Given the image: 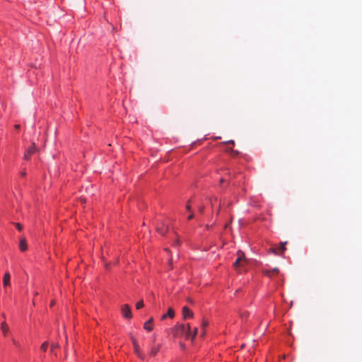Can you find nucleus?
I'll use <instances>...</instances> for the list:
<instances>
[{"instance_id": "f257e3e1", "label": "nucleus", "mask_w": 362, "mask_h": 362, "mask_svg": "<svg viewBox=\"0 0 362 362\" xmlns=\"http://www.w3.org/2000/svg\"><path fill=\"white\" fill-rule=\"evenodd\" d=\"M175 335L178 334H185L186 337V339H189L191 337V331H190V326L189 324L187 325H178L175 327Z\"/></svg>"}, {"instance_id": "f03ea898", "label": "nucleus", "mask_w": 362, "mask_h": 362, "mask_svg": "<svg viewBox=\"0 0 362 362\" xmlns=\"http://www.w3.org/2000/svg\"><path fill=\"white\" fill-rule=\"evenodd\" d=\"M238 258L236 259L235 262L233 263L234 267L238 269L241 266V262L244 260L245 255L244 253L238 250L237 252Z\"/></svg>"}, {"instance_id": "7ed1b4c3", "label": "nucleus", "mask_w": 362, "mask_h": 362, "mask_svg": "<svg viewBox=\"0 0 362 362\" xmlns=\"http://www.w3.org/2000/svg\"><path fill=\"white\" fill-rule=\"evenodd\" d=\"M122 313L124 317L127 319H131L132 317L131 308L127 304L122 305Z\"/></svg>"}, {"instance_id": "20e7f679", "label": "nucleus", "mask_w": 362, "mask_h": 362, "mask_svg": "<svg viewBox=\"0 0 362 362\" xmlns=\"http://www.w3.org/2000/svg\"><path fill=\"white\" fill-rule=\"evenodd\" d=\"M131 339H132V344H133V346H134V349L135 353L136 354L138 357H139L141 359H144V357L143 354L140 351L139 346V344L137 343L136 339L134 337H132V336L131 337Z\"/></svg>"}, {"instance_id": "39448f33", "label": "nucleus", "mask_w": 362, "mask_h": 362, "mask_svg": "<svg viewBox=\"0 0 362 362\" xmlns=\"http://www.w3.org/2000/svg\"><path fill=\"white\" fill-rule=\"evenodd\" d=\"M168 230V226H166L165 223H160L157 226H156V230L158 233H160V235H165V233H167Z\"/></svg>"}, {"instance_id": "423d86ee", "label": "nucleus", "mask_w": 362, "mask_h": 362, "mask_svg": "<svg viewBox=\"0 0 362 362\" xmlns=\"http://www.w3.org/2000/svg\"><path fill=\"white\" fill-rule=\"evenodd\" d=\"M36 151V146L35 144H33L32 146H30L27 151L25 152L24 154V158L25 160H28L31 155H33Z\"/></svg>"}, {"instance_id": "0eeeda50", "label": "nucleus", "mask_w": 362, "mask_h": 362, "mask_svg": "<svg viewBox=\"0 0 362 362\" xmlns=\"http://www.w3.org/2000/svg\"><path fill=\"white\" fill-rule=\"evenodd\" d=\"M286 242L281 243L279 248H272L271 250L275 255H281L286 250Z\"/></svg>"}, {"instance_id": "6e6552de", "label": "nucleus", "mask_w": 362, "mask_h": 362, "mask_svg": "<svg viewBox=\"0 0 362 362\" xmlns=\"http://www.w3.org/2000/svg\"><path fill=\"white\" fill-rule=\"evenodd\" d=\"M19 249L22 252H25L28 249V244L26 239L24 237H21L19 240Z\"/></svg>"}, {"instance_id": "1a4fd4ad", "label": "nucleus", "mask_w": 362, "mask_h": 362, "mask_svg": "<svg viewBox=\"0 0 362 362\" xmlns=\"http://www.w3.org/2000/svg\"><path fill=\"white\" fill-rule=\"evenodd\" d=\"M182 315L184 319L192 318L193 317V313L186 306L182 308Z\"/></svg>"}, {"instance_id": "9d476101", "label": "nucleus", "mask_w": 362, "mask_h": 362, "mask_svg": "<svg viewBox=\"0 0 362 362\" xmlns=\"http://www.w3.org/2000/svg\"><path fill=\"white\" fill-rule=\"evenodd\" d=\"M153 317H151L147 322L144 323V328L148 332L151 331L153 329Z\"/></svg>"}, {"instance_id": "9b49d317", "label": "nucleus", "mask_w": 362, "mask_h": 362, "mask_svg": "<svg viewBox=\"0 0 362 362\" xmlns=\"http://www.w3.org/2000/svg\"><path fill=\"white\" fill-rule=\"evenodd\" d=\"M160 348V344H158V345L153 344V346L151 349V351H150V355L152 356H155L159 351Z\"/></svg>"}, {"instance_id": "f8f14e48", "label": "nucleus", "mask_w": 362, "mask_h": 362, "mask_svg": "<svg viewBox=\"0 0 362 362\" xmlns=\"http://www.w3.org/2000/svg\"><path fill=\"white\" fill-rule=\"evenodd\" d=\"M1 330L4 334V336H6L8 331H9V327L8 326V325L6 324V322H3L1 324Z\"/></svg>"}, {"instance_id": "ddd939ff", "label": "nucleus", "mask_w": 362, "mask_h": 362, "mask_svg": "<svg viewBox=\"0 0 362 362\" xmlns=\"http://www.w3.org/2000/svg\"><path fill=\"white\" fill-rule=\"evenodd\" d=\"M10 279H11L10 274L8 272H6L4 274V278H3V283H4V286H6L9 285V284H10Z\"/></svg>"}, {"instance_id": "4468645a", "label": "nucleus", "mask_w": 362, "mask_h": 362, "mask_svg": "<svg viewBox=\"0 0 362 362\" xmlns=\"http://www.w3.org/2000/svg\"><path fill=\"white\" fill-rule=\"evenodd\" d=\"M279 272V269L275 267L272 271H269V270L266 271L265 274L271 277L273 274H278Z\"/></svg>"}, {"instance_id": "2eb2a0df", "label": "nucleus", "mask_w": 362, "mask_h": 362, "mask_svg": "<svg viewBox=\"0 0 362 362\" xmlns=\"http://www.w3.org/2000/svg\"><path fill=\"white\" fill-rule=\"evenodd\" d=\"M166 315H167V317H169L170 318L174 317V315H175L174 310L172 308H169Z\"/></svg>"}, {"instance_id": "dca6fc26", "label": "nucleus", "mask_w": 362, "mask_h": 362, "mask_svg": "<svg viewBox=\"0 0 362 362\" xmlns=\"http://www.w3.org/2000/svg\"><path fill=\"white\" fill-rule=\"evenodd\" d=\"M47 347H48V342L47 341H45L42 345H41V350H42L43 351H46L47 349Z\"/></svg>"}, {"instance_id": "f3484780", "label": "nucleus", "mask_w": 362, "mask_h": 362, "mask_svg": "<svg viewBox=\"0 0 362 362\" xmlns=\"http://www.w3.org/2000/svg\"><path fill=\"white\" fill-rule=\"evenodd\" d=\"M144 307V303H143V300H140L136 304V309H140L141 308Z\"/></svg>"}, {"instance_id": "a211bd4d", "label": "nucleus", "mask_w": 362, "mask_h": 362, "mask_svg": "<svg viewBox=\"0 0 362 362\" xmlns=\"http://www.w3.org/2000/svg\"><path fill=\"white\" fill-rule=\"evenodd\" d=\"M209 325V322L207 320H203L202 322V327L204 329Z\"/></svg>"}, {"instance_id": "6ab92c4d", "label": "nucleus", "mask_w": 362, "mask_h": 362, "mask_svg": "<svg viewBox=\"0 0 362 362\" xmlns=\"http://www.w3.org/2000/svg\"><path fill=\"white\" fill-rule=\"evenodd\" d=\"M197 334V328L195 327L194 329L193 334H191L190 339H192L193 340L195 338Z\"/></svg>"}, {"instance_id": "aec40b11", "label": "nucleus", "mask_w": 362, "mask_h": 362, "mask_svg": "<svg viewBox=\"0 0 362 362\" xmlns=\"http://www.w3.org/2000/svg\"><path fill=\"white\" fill-rule=\"evenodd\" d=\"M15 226L18 230H21L23 229V226L19 223H16Z\"/></svg>"}, {"instance_id": "412c9836", "label": "nucleus", "mask_w": 362, "mask_h": 362, "mask_svg": "<svg viewBox=\"0 0 362 362\" xmlns=\"http://www.w3.org/2000/svg\"><path fill=\"white\" fill-rule=\"evenodd\" d=\"M59 347L58 344H52L51 345V351L53 352L54 349Z\"/></svg>"}, {"instance_id": "4be33fe9", "label": "nucleus", "mask_w": 362, "mask_h": 362, "mask_svg": "<svg viewBox=\"0 0 362 362\" xmlns=\"http://www.w3.org/2000/svg\"><path fill=\"white\" fill-rule=\"evenodd\" d=\"M247 315H248L247 312H244L240 314V316L242 318H246L247 317Z\"/></svg>"}, {"instance_id": "5701e85b", "label": "nucleus", "mask_w": 362, "mask_h": 362, "mask_svg": "<svg viewBox=\"0 0 362 362\" xmlns=\"http://www.w3.org/2000/svg\"><path fill=\"white\" fill-rule=\"evenodd\" d=\"M204 206H200L199 207V211L201 213V214H203L204 213Z\"/></svg>"}, {"instance_id": "b1692460", "label": "nucleus", "mask_w": 362, "mask_h": 362, "mask_svg": "<svg viewBox=\"0 0 362 362\" xmlns=\"http://www.w3.org/2000/svg\"><path fill=\"white\" fill-rule=\"evenodd\" d=\"M194 214H191L188 216V218H188V220H191V219H192V218H194Z\"/></svg>"}, {"instance_id": "393cba45", "label": "nucleus", "mask_w": 362, "mask_h": 362, "mask_svg": "<svg viewBox=\"0 0 362 362\" xmlns=\"http://www.w3.org/2000/svg\"><path fill=\"white\" fill-rule=\"evenodd\" d=\"M186 209H187V211H190V210H191V206H190V205H189V204H187L186 205Z\"/></svg>"}, {"instance_id": "a878e982", "label": "nucleus", "mask_w": 362, "mask_h": 362, "mask_svg": "<svg viewBox=\"0 0 362 362\" xmlns=\"http://www.w3.org/2000/svg\"><path fill=\"white\" fill-rule=\"evenodd\" d=\"M226 143H227V144H233H233H234V141H233V140H230V141H227Z\"/></svg>"}, {"instance_id": "bb28decb", "label": "nucleus", "mask_w": 362, "mask_h": 362, "mask_svg": "<svg viewBox=\"0 0 362 362\" xmlns=\"http://www.w3.org/2000/svg\"><path fill=\"white\" fill-rule=\"evenodd\" d=\"M166 317H167V315H166V314H165V315H163L161 317V320H165Z\"/></svg>"}, {"instance_id": "cd10ccee", "label": "nucleus", "mask_w": 362, "mask_h": 362, "mask_svg": "<svg viewBox=\"0 0 362 362\" xmlns=\"http://www.w3.org/2000/svg\"><path fill=\"white\" fill-rule=\"evenodd\" d=\"M19 127H20V126H19L18 124H16V125H15V128H16V129H19Z\"/></svg>"}, {"instance_id": "c85d7f7f", "label": "nucleus", "mask_w": 362, "mask_h": 362, "mask_svg": "<svg viewBox=\"0 0 362 362\" xmlns=\"http://www.w3.org/2000/svg\"><path fill=\"white\" fill-rule=\"evenodd\" d=\"M54 302L52 301L50 305L52 306V305H54Z\"/></svg>"}, {"instance_id": "c756f323", "label": "nucleus", "mask_w": 362, "mask_h": 362, "mask_svg": "<svg viewBox=\"0 0 362 362\" xmlns=\"http://www.w3.org/2000/svg\"><path fill=\"white\" fill-rule=\"evenodd\" d=\"M228 151L234 152V151L232 148H230L228 150Z\"/></svg>"}, {"instance_id": "7c9ffc66", "label": "nucleus", "mask_w": 362, "mask_h": 362, "mask_svg": "<svg viewBox=\"0 0 362 362\" xmlns=\"http://www.w3.org/2000/svg\"><path fill=\"white\" fill-rule=\"evenodd\" d=\"M223 181H224V180H223V179H221V180H220V182H223Z\"/></svg>"}, {"instance_id": "2f4dec72", "label": "nucleus", "mask_w": 362, "mask_h": 362, "mask_svg": "<svg viewBox=\"0 0 362 362\" xmlns=\"http://www.w3.org/2000/svg\"><path fill=\"white\" fill-rule=\"evenodd\" d=\"M210 201H211V206H214V204H213V202H212V200L211 199Z\"/></svg>"}]
</instances>
